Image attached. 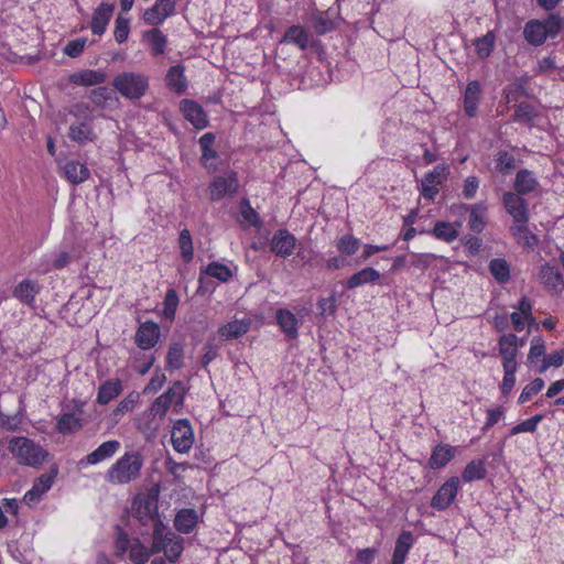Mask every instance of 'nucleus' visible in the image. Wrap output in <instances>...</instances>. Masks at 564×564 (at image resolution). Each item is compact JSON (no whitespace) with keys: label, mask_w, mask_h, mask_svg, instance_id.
<instances>
[{"label":"nucleus","mask_w":564,"mask_h":564,"mask_svg":"<svg viewBox=\"0 0 564 564\" xmlns=\"http://www.w3.org/2000/svg\"><path fill=\"white\" fill-rule=\"evenodd\" d=\"M143 39L149 43L154 56L162 55L167 46L166 35L158 28L143 32Z\"/></svg>","instance_id":"obj_41"},{"label":"nucleus","mask_w":564,"mask_h":564,"mask_svg":"<svg viewBox=\"0 0 564 564\" xmlns=\"http://www.w3.org/2000/svg\"><path fill=\"white\" fill-rule=\"evenodd\" d=\"M120 442L117 440H110L101 443L95 451L87 456L83 457L78 465L86 467L88 465H97L108 458H111L119 449Z\"/></svg>","instance_id":"obj_18"},{"label":"nucleus","mask_w":564,"mask_h":564,"mask_svg":"<svg viewBox=\"0 0 564 564\" xmlns=\"http://www.w3.org/2000/svg\"><path fill=\"white\" fill-rule=\"evenodd\" d=\"M539 279L545 289L560 293L564 289V280L560 269L549 263L541 267Z\"/></svg>","instance_id":"obj_25"},{"label":"nucleus","mask_w":564,"mask_h":564,"mask_svg":"<svg viewBox=\"0 0 564 564\" xmlns=\"http://www.w3.org/2000/svg\"><path fill=\"white\" fill-rule=\"evenodd\" d=\"M413 542L414 539L412 532L403 531L397 539L391 564H404Z\"/></svg>","instance_id":"obj_38"},{"label":"nucleus","mask_w":564,"mask_h":564,"mask_svg":"<svg viewBox=\"0 0 564 564\" xmlns=\"http://www.w3.org/2000/svg\"><path fill=\"white\" fill-rule=\"evenodd\" d=\"M58 474V467L56 465L50 468V471L37 477L30 490H28L23 497L24 502L28 506H33L40 502L42 497L52 488L53 482Z\"/></svg>","instance_id":"obj_11"},{"label":"nucleus","mask_w":564,"mask_h":564,"mask_svg":"<svg viewBox=\"0 0 564 564\" xmlns=\"http://www.w3.org/2000/svg\"><path fill=\"white\" fill-rule=\"evenodd\" d=\"M175 0H156L155 3L143 13V21L147 25L159 26L175 13Z\"/></svg>","instance_id":"obj_13"},{"label":"nucleus","mask_w":564,"mask_h":564,"mask_svg":"<svg viewBox=\"0 0 564 564\" xmlns=\"http://www.w3.org/2000/svg\"><path fill=\"white\" fill-rule=\"evenodd\" d=\"M178 247L181 250V257L184 262L188 263L194 258V246L192 235L188 229H182L178 236Z\"/></svg>","instance_id":"obj_51"},{"label":"nucleus","mask_w":564,"mask_h":564,"mask_svg":"<svg viewBox=\"0 0 564 564\" xmlns=\"http://www.w3.org/2000/svg\"><path fill=\"white\" fill-rule=\"evenodd\" d=\"M134 517L142 527L152 529L153 534L155 530L163 529V521L158 512L156 501L150 498L135 502Z\"/></svg>","instance_id":"obj_8"},{"label":"nucleus","mask_w":564,"mask_h":564,"mask_svg":"<svg viewBox=\"0 0 564 564\" xmlns=\"http://www.w3.org/2000/svg\"><path fill=\"white\" fill-rule=\"evenodd\" d=\"M204 273L221 282H227L231 278L230 269L227 265L219 262L209 263L205 268Z\"/></svg>","instance_id":"obj_55"},{"label":"nucleus","mask_w":564,"mask_h":564,"mask_svg":"<svg viewBox=\"0 0 564 564\" xmlns=\"http://www.w3.org/2000/svg\"><path fill=\"white\" fill-rule=\"evenodd\" d=\"M166 412L154 401L135 419L137 429L149 440L155 437L160 431Z\"/></svg>","instance_id":"obj_6"},{"label":"nucleus","mask_w":564,"mask_h":564,"mask_svg":"<svg viewBox=\"0 0 564 564\" xmlns=\"http://www.w3.org/2000/svg\"><path fill=\"white\" fill-rule=\"evenodd\" d=\"M487 470L485 463L481 459H474L469 462L463 470L462 478L466 482L481 480L486 477Z\"/></svg>","instance_id":"obj_46"},{"label":"nucleus","mask_w":564,"mask_h":564,"mask_svg":"<svg viewBox=\"0 0 564 564\" xmlns=\"http://www.w3.org/2000/svg\"><path fill=\"white\" fill-rule=\"evenodd\" d=\"M87 44V39L85 37H78L73 41H69L63 52L69 57H78L83 52Z\"/></svg>","instance_id":"obj_61"},{"label":"nucleus","mask_w":564,"mask_h":564,"mask_svg":"<svg viewBox=\"0 0 564 564\" xmlns=\"http://www.w3.org/2000/svg\"><path fill=\"white\" fill-rule=\"evenodd\" d=\"M180 303L178 294L174 289H169L163 301V315L173 319Z\"/></svg>","instance_id":"obj_54"},{"label":"nucleus","mask_w":564,"mask_h":564,"mask_svg":"<svg viewBox=\"0 0 564 564\" xmlns=\"http://www.w3.org/2000/svg\"><path fill=\"white\" fill-rule=\"evenodd\" d=\"M482 96V86L478 80H471L466 85L463 106L464 112L468 118H475L478 115V107Z\"/></svg>","instance_id":"obj_21"},{"label":"nucleus","mask_w":564,"mask_h":564,"mask_svg":"<svg viewBox=\"0 0 564 564\" xmlns=\"http://www.w3.org/2000/svg\"><path fill=\"white\" fill-rule=\"evenodd\" d=\"M64 176L73 184L77 185L87 181L90 176V171L86 164L69 160L63 165Z\"/></svg>","instance_id":"obj_30"},{"label":"nucleus","mask_w":564,"mask_h":564,"mask_svg":"<svg viewBox=\"0 0 564 564\" xmlns=\"http://www.w3.org/2000/svg\"><path fill=\"white\" fill-rule=\"evenodd\" d=\"M130 19L118 14L115 20L113 37L118 44L124 43L130 34Z\"/></svg>","instance_id":"obj_53"},{"label":"nucleus","mask_w":564,"mask_h":564,"mask_svg":"<svg viewBox=\"0 0 564 564\" xmlns=\"http://www.w3.org/2000/svg\"><path fill=\"white\" fill-rule=\"evenodd\" d=\"M185 398V387L182 381H175L173 384L160 397H158L154 402L159 403V406L164 409L167 413L171 408L176 410L177 408H182Z\"/></svg>","instance_id":"obj_19"},{"label":"nucleus","mask_w":564,"mask_h":564,"mask_svg":"<svg viewBox=\"0 0 564 564\" xmlns=\"http://www.w3.org/2000/svg\"><path fill=\"white\" fill-rule=\"evenodd\" d=\"M540 189V182L533 171L521 169L517 172L513 181V193L521 196L536 194Z\"/></svg>","instance_id":"obj_17"},{"label":"nucleus","mask_w":564,"mask_h":564,"mask_svg":"<svg viewBox=\"0 0 564 564\" xmlns=\"http://www.w3.org/2000/svg\"><path fill=\"white\" fill-rule=\"evenodd\" d=\"M239 181L236 172H229L227 175L214 177L209 184L210 200H220L226 196H231L237 193Z\"/></svg>","instance_id":"obj_10"},{"label":"nucleus","mask_w":564,"mask_h":564,"mask_svg":"<svg viewBox=\"0 0 564 564\" xmlns=\"http://www.w3.org/2000/svg\"><path fill=\"white\" fill-rule=\"evenodd\" d=\"M68 137L78 143H85L93 140V129L86 122H76L69 127Z\"/></svg>","instance_id":"obj_49"},{"label":"nucleus","mask_w":564,"mask_h":564,"mask_svg":"<svg viewBox=\"0 0 564 564\" xmlns=\"http://www.w3.org/2000/svg\"><path fill=\"white\" fill-rule=\"evenodd\" d=\"M460 488L459 478L456 476L447 479L436 491L431 500V507L436 510L447 509L455 500Z\"/></svg>","instance_id":"obj_14"},{"label":"nucleus","mask_w":564,"mask_h":564,"mask_svg":"<svg viewBox=\"0 0 564 564\" xmlns=\"http://www.w3.org/2000/svg\"><path fill=\"white\" fill-rule=\"evenodd\" d=\"M40 290L37 281L24 279L14 288L13 296L25 305L34 306L35 297Z\"/></svg>","instance_id":"obj_27"},{"label":"nucleus","mask_w":564,"mask_h":564,"mask_svg":"<svg viewBox=\"0 0 564 564\" xmlns=\"http://www.w3.org/2000/svg\"><path fill=\"white\" fill-rule=\"evenodd\" d=\"M489 270L497 282L501 284L510 280V265L505 259H492L489 263Z\"/></svg>","instance_id":"obj_47"},{"label":"nucleus","mask_w":564,"mask_h":564,"mask_svg":"<svg viewBox=\"0 0 564 564\" xmlns=\"http://www.w3.org/2000/svg\"><path fill=\"white\" fill-rule=\"evenodd\" d=\"M240 213L246 221H248L252 226H258L260 224V218L258 213L251 207L248 199H242L240 204Z\"/></svg>","instance_id":"obj_62"},{"label":"nucleus","mask_w":564,"mask_h":564,"mask_svg":"<svg viewBox=\"0 0 564 564\" xmlns=\"http://www.w3.org/2000/svg\"><path fill=\"white\" fill-rule=\"evenodd\" d=\"M360 240L352 235H344L336 241L337 250L345 256L355 254L360 248Z\"/></svg>","instance_id":"obj_52"},{"label":"nucleus","mask_w":564,"mask_h":564,"mask_svg":"<svg viewBox=\"0 0 564 564\" xmlns=\"http://www.w3.org/2000/svg\"><path fill=\"white\" fill-rule=\"evenodd\" d=\"M216 135L213 132H206L199 138V147L202 150L200 161L204 167L210 172L218 170V153L214 148Z\"/></svg>","instance_id":"obj_24"},{"label":"nucleus","mask_w":564,"mask_h":564,"mask_svg":"<svg viewBox=\"0 0 564 564\" xmlns=\"http://www.w3.org/2000/svg\"><path fill=\"white\" fill-rule=\"evenodd\" d=\"M498 348L502 360V367H518L517 356L519 344L517 335L512 333L502 335L499 339Z\"/></svg>","instance_id":"obj_22"},{"label":"nucleus","mask_w":564,"mask_h":564,"mask_svg":"<svg viewBox=\"0 0 564 564\" xmlns=\"http://www.w3.org/2000/svg\"><path fill=\"white\" fill-rule=\"evenodd\" d=\"M463 210H468L469 207L466 204H462L459 206ZM487 207L482 203L475 204L470 207L469 213V219H468V226L471 231L479 234L486 227V214Z\"/></svg>","instance_id":"obj_36"},{"label":"nucleus","mask_w":564,"mask_h":564,"mask_svg":"<svg viewBox=\"0 0 564 564\" xmlns=\"http://www.w3.org/2000/svg\"><path fill=\"white\" fill-rule=\"evenodd\" d=\"M448 169L444 164L436 165L431 172L426 173L421 181L420 193L429 200H434L440 192V185L446 177Z\"/></svg>","instance_id":"obj_12"},{"label":"nucleus","mask_w":564,"mask_h":564,"mask_svg":"<svg viewBox=\"0 0 564 564\" xmlns=\"http://www.w3.org/2000/svg\"><path fill=\"white\" fill-rule=\"evenodd\" d=\"M542 26L545 30V36L555 37L564 28V20L560 14H551L546 20L542 21Z\"/></svg>","instance_id":"obj_57"},{"label":"nucleus","mask_w":564,"mask_h":564,"mask_svg":"<svg viewBox=\"0 0 564 564\" xmlns=\"http://www.w3.org/2000/svg\"><path fill=\"white\" fill-rule=\"evenodd\" d=\"M516 167V159L508 151L500 150L496 154V169L502 173L508 174Z\"/></svg>","instance_id":"obj_56"},{"label":"nucleus","mask_w":564,"mask_h":564,"mask_svg":"<svg viewBox=\"0 0 564 564\" xmlns=\"http://www.w3.org/2000/svg\"><path fill=\"white\" fill-rule=\"evenodd\" d=\"M460 227V221L452 224L448 221L440 220L435 223L434 228L432 230V235L438 240L451 243L457 239Z\"/></svg>","instance_id":"obj_37"},{"label":"nucleus","mask_w":564,"mask_h":564,"mask_svg":"<svg viewBox=\"0 0 564 564\" xmlns=\"http://www.w3.org/2000/svg\"><path fill=\"white\" fill-rule=\"evenodd\" d=\"M8 449L19 465L39 468L48 457L40 444L24 436H13L8 443Z\"/></svg>","instance_id":"obj_2"},{"label":"nucleus","mask_w":564,"mask_h":564,"mask_svg":"<svg viewBox=\"0 0 564 564\" xmlns=\"http://www.w3.org/2000/svg\"><path fill=\"white\" fill-rule=\"evenodd\" d=\"M122 382L120 379L106 380L98 389L96 401L106 405L122 392Z\"/></svg>","instance_id":"obj_39"},{"label":"nucleus","mask_w":564,"mask_h":564,"mask_svg":"<svg viewBox=\"0 0 564 564\" xmlns=\"http://www.w3.org/2000/svg\"><path fill=\"white\" fill-rule=\"evenodd\" d=\"M116 550L118 554L129 552V557L133 564H145L151 553H153L139 539H130L120 527H117Z\"/></svg>","instance_id":"obj_5"},{"label":"nucleus","mask_w":564,"mask_h":564,"mask_svg":"<svg viewBox=\"0 0 564 564\" xmlns=\"http://www.w3.org/2000/svg\"><path fill=\"white\" fill-rule=\"evenodd\" d=\"M171 442L177 453H188L194 444V432L187 419L177 420L172 429Z\"/></svg>","instance_id":"obj_9"},{"label":"nucleus","mask_w":564,"mask_h":564,"mask_svg":"<svg viewBox=\"0 0 564 564\" xmlns=\"http://www.w3.org/2000/svg\"><path fill=\"white\" fill-rule=\"evenodd\" d=\"M184 550L183 538L171 531L165 524L163 529L155 530L152 541V552H163L166 558L174 563L182 555Z\"/></svg>","instance_id":"obj_4"},{"label":"nucleus","mask_w":564,"mask_h":564,"mask_svg":"<svg viewBox=\"0 0 564 564\" xmlns=\"http://www.w3.org/2000/svg\"><path fill=\"white\" fill-rule=\"evenodd\" d=\"M166 87L175 93L183 94L188 87L187 78L185 76V67L182 64L171 66L165 75Z\"/></svg>","instance_id":"obj_26"},{"label":"nucleus","mask_w":564,"mask_h":564,"mask_svg":"<svg viewBox=\"0 0 564 564\" xmlns=\"http://www.w3.org/2000/svg\"><path fill=\"white\" fill-rule=\"evenodd\" d=\"M184 364V348L181 343H173L169 347L166 356V367L172 370H178Z\"/></svg>","instance_id":"obj_48"},{"label":"nucleus","mask_w":564,"mask_h":564,"mask_svg":"<svg viewBox=\"0 0 564 564\" xmlns=\"http://www.w3.org/2000/svg\"><path fill=\"white\" fill-rule=\"evenodd\" d=\"M281 42L293 43L301 50L310 46L311 34L301 25H293L286 30Z\"/></svg>","instance_id":"obj_43"},{"label":"nucleus","mask_w":564,"mask_h":564,"mask_svg":"<svg viewBox=\"0 0 564 564\" xmlns=\"http://www.w3.org/2000/svg\"><path fill=\"white\" fill-rule=\"evenodd\" d=\"M523 35L527 42L534 46L542 45L546 41L545 30L540 20H530L527 22L523 29Z\"/></svg>","instance_id":"obj_42"},{"label":"nucleus","mask_w":564,"mask_h":564,"mask_svg":"<svg viewBox=\"0 0 564 564\" xmlns=\"http://www.w3.org/2000/svg\"><path fill=\"white\" fill-rule=\"evenodd\" d=\"M455 456V448L448 444L436 445L429 459V466L432 469L445 467Z\"/></svg>","instance_id":"obj_32"},{"label":"nucleus","mask_w":564,"mask_h":564,"mask_svg":"<svg viewBox=\"0 0 564 564\" xmlns=\"http://www.w3.org/2000/svg\"><path fill=\"white\" fill-rule=\"evenodd\" d=\"M115 4L101 2L93 12L90 30L93 34L101 36L107 31L108 24L113 15Z\"/></svg>","instance_id":"obj_20"},{"label":"nucleus","mask_w":564,"mask_h":564,"mask_svg":"<svg viewBox=\"0 0 564 564\" xmlns=\"http://www.w3.org/2000/svg\"><path fill=\"white\" fill-rule=\"evenodd\" d=\"M536 117L538 111L534 106H532L529 102H520L516 107V111L512 116V121L532 126Z\"/></svg>","instance_id":"obj_45"},{"label":"nucleus","mask_w":564,"mask_h":564,"mask_svg":"<svg viewBox=\"0 0 564 564\" xmlns=\"http://www.w3.org/2000/svg\"><path fill=\"white\" fill-rule=\"evenodd\" d=\"M502 368H503V378H502V382L500 384V390L505 397H508L511 393V391L513 390V387L516 384V373H517L518 367L505 366Z\"/></svg>","instance_id":"obj_59"},{"label":"nucleus","mask_w":564,"mask_h":564,"mask_svg":"<svg viewBox=\"0 0 564 564\" xmlns=\"http://www.w3.org/2000/svg\"><path fill=\"white\" fill-rule=\"evenodd\" d=\"M78 412L79 414L75 412L61 414L56 423V430L64 435L79 431L83 427L82 410L78 409Z\"/></svg>","instance_id":"obj_40"},{"label":"nucleus","mask_w":564,"mask_h":564,"mask_svg":"<svg viewBox=\"0 0 564 564\" xmlns=\"http://www.w3.org/2000/svg\"><path fill=\"white\" fill-rule=\"evenodd\" d=\"M180 110L184 118L197 129L203 130L208 127L209 120L205 109L193 99H183L180 102Z\"/></svg>","instance_id":"obj_15"},{"label":"nucleus","mask_w":564,"mask_h":564,"mask_svg":"<svg viewBox=\"0 0 564 564\" xmlns=\"http://www.w3.org/2000/svg\"><path fill=\"white\" fill-rule=\"evenodd\" d=\"M140 401L138 391L129 392L112 411L111 416L115 421L120 420L126 413L132 412Z\"/></svg>","instance_id":"obj_44"},{"label":"nucleus","mask_w":564,"mask_h":564,"mask_svg":"<svg viewBox=\"0 0 564 564\" xmlns=\"http://www.w3.org/2000/svg\"><path fill=\"white\" fill-rule=\"evenodd\" d=\"M160 335V327L156 323L144 322L138 327L134 340L139 348L148 350L158 344Z\"/></svg>","instance_id":"obj_23"},{"label":"nucleus","mask_w":564,"mask_h":564,"mask_svg":"<svg viewBox=\"0 0 564 564\" xmlns=\"http://www.w3.org/2000/svg\"><path fill=\"white\" fill-rule=\"evenodd\" d=\"M251 327L250 318L234 319L223 325L219 329V336L225 340L239 338L247 334Z\"/></svg>","instance_id":"obj_29"},{"label":"nucleus","mask_w":564,"mask_h":564,"mask_svg":"<svg viewBox=\"0 0 564 564\" xmlns=\"http://www.w3.org/2000/svg\"><path fill=\"white\" fill-rule=\"evenodd\" d=\"M510 232L524 249L533 250L539 245V237L529 229L528 224H512Z\"/></svg>","instance_id":"obj_31"},{"label":"nucleus","mask_w":564,"mask_h":564,"mask_svg":"<svg viewBox=\"0 0 564 564\" xmlns=\"http://www.w3.org/2000/svg\"><path fill=\"white\" fill-rule=\"evenodd\" d=\"M112 90L106 86H99L90 91L89 98L97 107H105L112 99Z\"/></svg>","instance_id":"obj_60"},{"label":"nucleus","mask_w":564,"mask_h":564,"mask_svg":"<svg viewBox=\"0 0 564 564\" xmlns=\"http://www.w3.org/2000/svg\"><path fill=\"white\" fill-rule=\"evenodd\" d=\"M496 34L494 31L487 32L484 36L475 41L476 53L480 58L488 57L495 47Z\"/></svg>","instance_id":"obj_50"},{"label":"nucleus","mask_w":564,"mask_h":564,"mask_svg":"<svg viewBox=\"0 0 564 564\" xmlns=\"http://www.w3.org/2000/svg\"><path fill=\"white\" fill-rule=\"evenodd\" d=\"M144 458L138 451L126 452L106 473V480L112 485H127L141 475Z\"/></svg>","instance_id":"obj_1"},{"label":"nucleus","mask_w":564,"mask_h":564,"mask_svg":"<svg viewBox=\"0 0 564 564\" xmlns=\"http://www.w3.org/2000/svg\"><path fill=\"white\" fill-rule=\"evenodd\" d=\"M113 88L126 99L139 100L150 87L149 77L139 72H122L112 80Z\"/></svg>","instance_id":"obj_3"},{"label":"nucleus","mask_w":564,"mask_h":564,"mask_svg":"<svg viewBox=\"0 0 564 564\" xmlns=\"http://www.w3.org/2000/svg\"><path fill=\"white\" fill-rule=\"evenodd\" d=\"M107 80V74L101 69H84L69 76V82L77 86H96Z\"/></svg>","instance_id":"obj_28"},{"label":"nucleus","mask_w":564,"mask_h":564,"mask_svg":"<svg viewBox=\"0 0 564 564\" xmlns=\"http://www.w3.org/2000/svg\"><path fill=\"white\" fill-rule=\"evenodd\" d=\"M563 362H564V352L563 351H554L544 358L543 364L539 369V372H541V373L545 372L550 367L558 368L563 365Z\"/></svg>","instance_id":"obj_64"},{"label":"nucleus","mask_w":564,"mask_h":564,"mask_svg":"<svg viewBox=\"0 0 564 564\" xmlns=\"http://www.w3.org/2000/svg\"><path fill=\"white\" fill-rule=\"evenodd\" d=\"M544 388V380L542 378H535L529 384H527L518 399L519 404H524L533 395L538 394Z\"/></svg>","instance_id":"obj_58"},{"label":"nucleus","mask_w":564,"mask_h":564,"mask_svg":"<svg viewBox=\"0 0 564 564\" xmlns=\"http://www.w3.org/2000/svg\"><path fill=\"white\" fill-rule=\"evenodd\" d=\"M502 205L513 224H528L530 219V205L524 196L507 191L502 194Z\"/></svg>","instance_id":"obj_7"},{"label":"nucleus","mask_w":564,"mask_h":564,"mask_svg":"<svg viewBox=\"0 0 564 564\" xmlns=\"http://www.w3.org/2000/svg\"><path fill=\"white\" fill-rule=\"evenodd\" d=\"M296 238L288 229H278L270 241L271 251L279 258H289L296 247Z\"/></svg>","instance_id":"obj_16"},{"label":"nucleus","mask_w":564,"mask_h":564,"mask_svg":"<svg viewBox=\"0 0 564 564\" xmlns=\"http://www.w3.org/2000/svg\"><path fill=\"white\" fill-rule=\"evenodd\" d=\"M276 322L289 339H295L299 336V321L291 311L286 308L279 310Z\"/></svg>","instance_id":"obj_34"},{"label":"nucleus","mask_w":564,"mask_h":564,"mask_svg":"<svg viewBox=\"0 0 564 564\" xmlns=\"http://www.w3.org/2000/svg\"><path fill=\"white\" fill-rule=\"evenodd\" d=\"M380 276L381 274L378 270L367 267L348 278L346 281V288L352 290L366 284H372L376 283Z\"/></svg>","instance_id":"obj_35"},{"label":"nucleus","mask_w":564,"mask_h":564,"mask_svg":"<svg viewBox=\"0 0 564 564\" xmlns=\"http://www.w3.org/2000/svg\"><path fill=\"white\" fill-rule=\"evenodd\" d=\"M198 523V516L194 509H181L174 519L175 529L183 534H189Z\"/></svg>","instance_id":"obj_33"},{"label":"nucleus","mask_w":564,"mask_h":564,"mask_svg":"<svg viewBox=\"0 0 564 564\" xmlns=\"http://www.w3.org/2000/svg\"><path fill=\"white\" fill-rule=\"evenodd\" d=\"M317 308L319 310V314L324 317L334 315L337 308L336 297L332 295L319 299L317 302Z\"/></svg>","instance_id":"obj_63"}]
</instances>
